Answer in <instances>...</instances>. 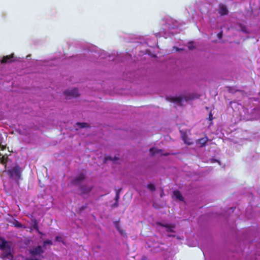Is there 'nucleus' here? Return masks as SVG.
Listing matches in <instances>:
<instances>
[{"mask_svg": "<svg viewBox=\"0 0 260 260\" xmlns=\"http://www.w3.org/2000/svg\"><path fill=\"white\" fill-rule=\"evenodd\" d=\"M21 168L17 165H15L8 171L9 175V179L8 181L4 182L5 189L10 190L13 188H17L19 185V181L21 179Z\"/></svg>", "mask_w": 260, "mask_h": 260, "instance_id": "f257e3e1", "label": "nucleus"}, {"mask_svg": "<svg viewBox=\"0 0 260 260\" xmlns=\"http://www.w3.org/2000/svg\"><path fill=\"white\" fill-rule=\"evenodd\" d=\"M0 249L2 251V257L9 260H14L11 252V246L9 242L0 237Z\"/></svg>", "mask_w": 260, "mask_h": 260, "instance_id": "f03ea898", "label": "nucleus"}, {"mask_svg": "<svg viewBox=\"0 0 260 260\" xmlns=\"http://www.w3.org/2000/svg\"><path fill=\"white\" fill-rule=\"evenodd\" d=\"M84 175L81 174L72 181L73 184L80 186V190L83 193H87L91 190L90 187L82 185V184L84 182Z\"/></svg>", "mask_w": 260, "mask_h": 260, "instance_id": "7ed1b4c3", "label": "nucleus"}, {"mask_svg": "<svg viewBox=\"0 0 260 260\" xmlns=\"http://www.w3.org/2000/svg\"><path fill=\"white\" fill-rule=\"evenodd\" d=\"M31 256L30 260H41L43 258L42 256L43 253V250L41 246H38L37 247L31 249L30 250Z\"/></svg>", "mask_w": 260, "mask_h": 260, "instance_id": "20e7f679", "label": "nucleus"}, {"mask_svg": "<svg viewBox=\"0 0 260 260\" xmlns=\"http://www.w3.org/2000/svg\"><path fill=\"white\" fill-rule=\"evenodd\" d=\"M177 25L174 24V21L171 18L167 19L164 28L165 31H168L169 33L173 34L174 32L173 29H175Z\"/></svg>", "mask_w": 260, "mask_h": 260, "instance_id": "39448f33", "label": "nucleus"}, {"mask_svg": "<svg viewBox=\"0 0 260 260\" xmlns=\"http://www.w3.org/2000/svg\"><path fill=\"white\" fill-rule=\"evenodd\" d=\"M64 93L69 99L72 97H77L79 95L78 90L77 88L68 90L64 92Z\"/></svg>", "mask_w": 260, "mask_h": 260, "instance_id": "423d86ee", "label": "nucleus"}, {"mask_svg": "<svg viewBox=\"0 0 260 260\" xmlns=\"http://www.w3.org/2000/svg\"><path fill=\"white\" fill-rule=\"evenodd\" d=\"M218 12V13L221 16H223V15L228 14V10L227 9L226 6L225 5L220 4L219 5Z\"/></svg>", "mask_w": 260, "mask_h": 260, "instance_id": "0eeeda50", "label": "nucleus"}, {"mask_svg": "<svg viewBox=\"0 0 260 260\" xmlns=\"http://www.w3.org/2000/svg\"><path fill=\"white\" fill-rule=\"evenodd\" d=\"M208 6L207 4H203L202 5H200L198 7L199 10L203 14L205 13L208 12Z\"/></svg>", "mask_w": 260, "mask_h": 260, "instance_id": "6e6552de", "label": "nucleus"}, {"mask_svg": "<svg viewBox=\"0 0 260 260\" xmlns=\"http://www.w3.org/2000/svg\"><path fill=\"white\" fill-rule=\"evenodd\" d=\"M13 54L11 55H8L4 56L3 58L1 60V63L10 62L13 60Z\"/></svg>", "mask_w": 260, "mask_h": 260, "instance_id": "1a4fd4ad", "label": "nucleus"}, {"mask_svg": "<svg viewBox=\"0 0 260 260\" xmlns=\"http://www.w3.org/2000/svg\"><path fill=\"white\" fill-rule=\"evenodd\" d=\"M173 197L179 201H183V198L181 193L178 190H175L173 192Z\"/></svg>", "mask_w": 260, "mask_h": 260, "instance_id": "9d476101", "label": "nucleus"}, {"mask_svg": "<svg viewBox=\"0 0 260 260\" xmlns=\"http://www.w3.org/2000/svg\"><path fill=\"white\" fill-rule=\"evenodd\" d=\"M208 138L207 137H205L202 138L198 140V143L200 145V146L202 147L207 142Z\"/></svg>", "mask_w": 260, "mask_h": 260, "instance_id": "9b49d317", "label": "nucleus"}, {"mask_svg": "<svg viewBox=\"0 0 260 260\" xmlns=\"http://www.w3.org/2000/svg\"><path fill=\"white\" fill-rule=\"evenodd\" d=\"M150 152L151 153V154L154 155L156 153H159L161 155H163L164 154L161 153V150L157 149L155 148H152L150 149Z\"/></svg>", "mask_w": 260, "mask_h": 260, "instance_id": "f8f14e48", "label": "nucleus"}, {"mask_svg": "<svg viewBox=\"0 0 260 260\" xmlns=\"http://www.w3.org/2000/svg\"><path fill=\"white\" fill-rule=\"evenodd\" d=\"M8 160V157L7 156H6L5 155H2V157L1 158V161L3 165H5V167L7 165Z\"/></svg>", "mask_w": 260, "mask_h": 260, "instance_id": "ddd939ff", "label": "nucleus"}, {"mask_svg": "<svg viewBox=\"0 0 260 260\" xmlns=\"http://www.w3.org/2000/svg\"><path fill=\"white\" fill-rule=\"evenodd\" d=\"M5 148V145L3 144V138L0 136V150H4Z\"/></svg>", "mask_w": 260, "mask_h": 260, "instance_id": "4468645a", "label": "nucleus"}, {"mask_svg": "<svg viewBox=\"0 0 260 260\" xmlns=\"http://www.w3.org/2000/svg\"><path fill=\"white\" fill-rule=\"evenodd\" d=\"M77 125H78V126L79 127H81V128H84V127H86L88 126V124L85 123H78Z\"/></svg>", "mask_w": 260, "mask_h": 260, "instance_id": "2eb2a0df", "label": "nucleus"}, {"mask_svg": "<svg viewBox=\"0 0 260 260\" xmlns=\"http://www.w3.org/2000/svg\"><path fill=\"white\" fill-rule=\"evenodd\" d=\"M189 50H192L194 48V44L193 42L189 43L187 46Z\"/></svg>", "mask_w": 260, "mask_h": 260, "instance_id": "dca6fc26", "label": "nucleus"}, {"mask_svg": "<svg viewBox=\"0 0 260 260\" xmlns=\"http://www.w3.org/2000/svg\"><path fill=\"white\" fill-rule=\"evenodd\" d=\"M52 244V242L50 240H47L44 242V246H46L47 245H51Z\"/></svg>", "mask_w": 260, "mask_h": 260, "instance_id": "f3484780", "label": "nucleus"}, {"mask_svg": "<svg viewBox=\"0 0 260 260\" xmlns=\"http://www.w3.org/2000/svg\"><path fill=\"white\" fill-rule=\"evenodd\" d=\"M165 228H166L167 231L173 232V229H174V226L170 225V226H166Z\"/></svg>", "mask_w": 260, "mask_h": 260, "instance_id": "a211bd4d", "label": "nucleus"}, {"mask_svg": "<svg viewBox=\"0 0 260 260\" xmlns=\"http://www.w3.org/2000/svg\"><path fill=\"white\" fill-rule=\"evenodd\" d=\"M172 101L174 103H179L181 102V99L180 98H173Z\"/></svg>", "mask_w": 260, "mask_h": 260, "instance_id": "6ab92c4d", "label": "nucleus"}, {"mask_svg": "<svg viewBox=\"0 0 260 260\" xmlns=\"http://www.w3.org/2000/svg\"><path fill=\"white\" fill-rule=\"evenodd\" d=\"M147 188L151 191H153L155 190V187L154 185H153L152 184H148Z\"/></svg>", "mask_w": 260, "mask_h": 260, "instance_id": "aec40b11", "label": "nucleus"}, {"mask_svg": "<svg viewBox=\"0 0 260 260\" xmlns=\"http://www.w3.org/2000/svg\"><path fill=\"white\" fill-rule=\"evenodd\" d=\"M239 27H240V29H241V30L242 31L244 32H247V29H246V27L245 26L240 25L239 26Z\"/></svg>", "mask_w": 260, "mask_h": 260, "instance_id": "412c9836", "label": "nucleus"}, {"mask_svg": "<svg viewBox=\"0 0 260 260\" xmlns=\"http://www.w3.org/2000/svg\"><path fill=\"white\" fill-rule=\"evenodd\" d=\"M148 245L149 247H152L154 248H156L158 244H157V243H155L154 244H150L149 243H148Z\"/></svg>", "mask_w": 260, "mask_h": 260, "instance_id": "4be33fe9", "label": "nucleus"}, {"mask_svg": "<svg viewBox=\"0 0 260 260\" xmlns=\"http://www.w3.org/2000/svg\"><path fill=\"white\" fill-rule=\"evenodd\" d=\"M56 240L57 241H58V242H61L62 241V238L61 237L59 236H57L56 237Z\"/></svg>", "mask_w": 260, "mask_h": 260, "instance_id": "5701e85b", "label": "nucleus"}, {"mask_svg": "<svg viewBox=\"0 0 260 260\" xmlns=\"http://www.w3.org/2000/svg\"><path fill=\"white\" fill-rule=\"evenodd\" d=\"M174 49H175V50L176 51H179L180 50H184V49L183 48H177V47H174Z\"/></svg>", "mask_w": 260, "mask_h": 260, "instance_id": "b1692460", "label": "nucleus"}, {"mask_svg": "<svg viewBox=\"0 0 260 260\" xmlns=\"http://www.w3.org/2000/svg\"><path fill=\"white\" fill-rule=\"evenodd\" d=\"M15 226H17V227H22V225L21 223H19V222H17L16 224H15Z\"/></svg>", "mask_w": 260, "mask_h": 260, "instance_id": "393cba45", "label": "nucleus"}, {"mask_svg": "<svg viewBox=\"0 0 260 260\" xmlns=\"http://www.w3.org/2000/svg\"><path fill=\"white\" fill-rule=\"evenodd\" d=\"M116 228H117V230L119 231V232L121 235H122V234H122V231H121V230L119 229V227L118 226V225H116Z\"/></svg>", "mask_w": 260, "mask_h": 260, "instance_id": "a878e982", "label": "nucleus"}, {"mask_svg": "<svg viewBox=\"0 0 260 260\" xmlns=\"http://www.w3.org/2000/svg\"><path fill=\"white\" fill-rule=\"evenodd\" d=\"M217 36H218L219 39H221V38L222 37V34L221 32L218 33L217 34Z\"/></svg>", "mask_w": 260, "mask_h": 260, "instance_id": "bb28decb", "label": "nucleus"}, {"mask_svg": "<svg viewBox=\"0 0 260 260\" xmlns=\"http://www.w3.org/2000/svg\"><path fill=\"white\" fill-rule=\"evenodd\" d=\"M119 198V194L118 192L116 193V199L117 200Z\"/></svg>", "mask_w": 260, "mask_h": 260, "instance_id": "cd10ccee", "label": "nucleus"}, {"mask_svg": "<svg viewBox=\"0 0 260 260\" xmlns=\"http://www.w3.org/2000/svg\"><path fill=\"white\" fill-rule=\"evenodd\" d=\"M184 141L185 143H187L188 144H190V143L187 142L185 139H184Z\"/></svg>", "mask_w": 260, "mask_h": 260, "instance_id": "c85d7f7f", "label": "nucleus"}, {"mask_svg": "<svg viewBox=\"0 0 260 260\" xmlns=\"http://www.w3.org/2000/svg\"><path fill=\"white\" fill-rule=\"evenodd\" d=\"M106 159V160L109 159H111V157H107Z\"/></svg>", "mask_w": 260, "mask_h": 260, "instance_id": "c756f323", "label": "nucleus"}, {"mask_svg": "<svg viewBox=\"0 0 260 260\" xmlns=\"http://www.w3.org/2000/svg\"><path fill=\"white\" fill-rule=\"evenodd\" d=\"M18 258H19V260L20 259V258H21V257L20 256H18Z\"/></svg>", "mask_w": 260, "mask_h": 260, "instance_id": "7c9ffc66", "label": "nucleus"}, {"mask_svg": "<svg viewBox=\"0 0 260 260\" xmlns=\"http://www.w3.org/2000/svg\"><path fill=\"white\" fill-rule=\"evenodd\" d=\"M203 253L204 254H205L204 251L203 250Z\"/></svg>", "mask_w": 260, "mask_h": 260, "instance_id": "2f4dec72", "label": "nucleus"}]
</instances>
